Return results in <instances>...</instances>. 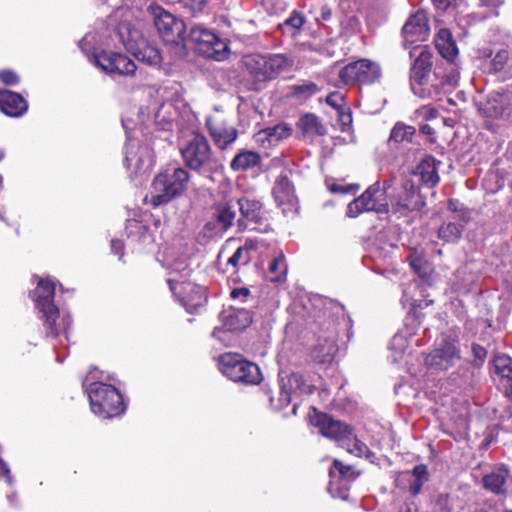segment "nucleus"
Here are the masks:
<instances>
[{
  "label": "nucleus",
  "mask_w": 512,
  "mask_h": 512,
  "mask_svg": "<svg viewBox=\"0 0 512 512\" xmlns=\"http://www.w3.org/2000/svg\"><path fill=\"white\" fill-rule=\"evenodd\" d=\"M434 6L439 10H446L448 7L452 6L453 3L451 0H432Z\"/></svg>",
  "instance_id": "680f3d73"
},
{
  "label": "nucleus",
  "mask_w": 512,
  "mask_h": 512,
  "mask_svg": "<svg viewBox=\"0 0 512 512\" xmlns=\"http://www.w3.org/2000/svg\"><path fill=\"white\" fill-rule=\"evenodd\" d=\"M428 481V470L424 464L416 465L408 480V490L411 495L416 496L421 492L423 485Z\"/></svg>",
  "instance_id": "4c0bfd02"
},
{
  "label": "nucleus",
  "mask_w": 512,
  "mask_h": 512,
  "mask_svg": "<svg viewBox=\"0 0 512 512\" xmlns=\"http://www.w3.org/2000/svg\"><path fill=\"white\" fill-rule=\"evenodd\" d=\"M340 446L345 448L350 454H353L357 457L369 458L373 455L368 446L360 441L356 436H354L352 430L351 435H349V438L347 439V442L341 443Z\"/></svg>",
  "instance_id": "37998d69"
},
{
  "label": "nucleus",
  "mask_w": 512,
  "mask_h": 512,
  "mask_svg": "<svg viewBox=\"0 0 512 512\" xmlns=\"http://www.w3.org/2000/svg\"><path fill=\"white\" fill-rule=\"evenodd\" d=\"M91 61L95 66L107 74L132 76L137 69L134 61H132L128 56L112 51H101L100 53H95L92 55Z\"/></svg>",
  "instance_id": "ddd939ff"
},
{
  "label": "nucleus",
  "mask_w": 512,
  "mask_h": 512,
  "mask_svg": "<svg viewBox=\"0 0 512 512\" xmlns=\"http://www.w3.org/2000/svg\"><path fill=\"white\" fill-rule=\"evenodd\" d=\"M340 119L344 125L350 124L352 122L351 113L340 111Z\"/></svg>",
  "instance_id": "e2e57ef3"
},
{
  "label": "nucleus",
  "mask_w": 512,
  "mask_h": 512,
  "mask_svg": "<svg viewBox=\"0 0 512 512\" xmlns=\"http://www.w3.org/2000/svg\"><path fill=\"white\" fill-rule=\"evenodd\" d=\"M430 33L427 13L417 10L410 15L402 28V37L406 43L425 41Z\"/></svg>",
  "instance_id": "f3484780"
},
{
  "label": "nucleus",
  "mask_w": 512,
  "mask_h": 512,
  "mask_svg": "<svg viewBox=\"0 0 512 512\" xmlns=\"http://www.w3.org/2000/svg\"><path fill=\"white\" fill-rule=\"evenodd\" d=\"M154 25L160 37L166 44L183 45L185 24L171 13L157 7L154 9Z\"/></svg>",
  "instance_id": "f8f14e48"
},
{
  "label": "nucleus",
  "mask_w": 512,
  "mask_h": 512,
  "mask_svg": "<svg viewBox=\"0 0 512 512\" xmlns=\"http://www.w3.org/2000/svg\"><path fill=\"white\" fill-rule=\"evenodd\" d=\"M460 358L461 351L458 341L451 337H445L426 355L424 363L433 370L445 371L454 366Z\"/></svg>",
  "instance_id": "9b49d317"
},
{
  "label": "nucleus",
  "mask_w": 512,
  "mask_h": 512,
  "mask_svg": "<svg viewBox=\"0 0 512 512\" xmlns=\"http://www.w3.org/2000/svg\"><path fill=\"white\" fill-rule=\"evenodd\" d=\"M480 5L488 8H498L504 4V0H479Z\"/></svg>",
  "instance_id": "bf43d9fd"
},
{
  "label": "nucleus",
  "mask_w": 512,
  "mask_h": 512,
  "mask_svg": "<svg viewBox=\"0 0 512 512\" xmlns=\"http://www.w3.org/2000/svg\"><path fill=\"white\" fill-rule=\"evenodd\" d=\"M359 189H360L359 184H350V185L333 184L330 186V190L333 193H342V194L356 192Z\"/></svg>",
  "instance_id": "3c124183"
},
{
  "label": "nucleus",
  "mask_w": 512,
  "mask_h": 512,
  "mask_svg": "<svg viewBox=\"0 0 512 512\" xmlns=\"http://www.w3.org/2000/svg\"><path fill=\"white\" fill-rule=\"evenodd\" d=\"M55 285L49 280H40L34 291V301L40 313L49 311L56 306L53 303Z\"/></svg>",
  "instance_id": "a878e982"
},
{
  "label": "nucleus",
  "mask_w": 512,
  "mask_h": 512,
  "mask_svg": "<svg viewBox=\"0 0 512 512\" xmlns=\"http://www.w3.org/2000/svg\"><path fill=\"white\" fill-rule=\"evenodd\" d=\"M418 52L410 70V86L413 93L421 98H434L440 95L438 84H429L428 77L432 67V54L426 46L415 47L411 56Z\"/></svg>",
  "instance_id": "20e7f679"
},
{
  "label": "nucleus",
  "mask_w": 512,
  "mask_h": 512,
  "mask_svg": "<svg viewBox=\"0 0 512 512\" xmlns=\"http://www.w3.org/2000/svg\"><path fill=\"white\" fill-rule=\"evenodd\" d=\"M287 271L285 256L283 253H279L269 264L268 278L271 282L283 281L286 278Z\"/></svg>",
  "instance_id": "ea45409f"
},
{
  "label": "nucleus",
  "mask_w": 512,
  "mask_h": 512,
  "mask_svg": "<svg viewBox=\"0 0 512 512\" xmlns=\"http://www.w3.org/2000/svg\"><path fill=\"white\" fill-rule=\"evenodd\" d=\"M0 109L8 116L19 117L27 111L28 105L20 94L2 90L0 91Z\"/></svg>",
  "instance_id": "b1692460"
},
{
  "label": "nucleus",
  "mask_w": 512,
  "mask_h": 512,
  "mask_svg": "<svg viewBox=\"0 0 512 512\" xmlns=\"http://www.w3.org/2000/svg\"><path fill=\"white\" fill-rule=\"evenodd\" d=\"M484 116L488 118H507L512 111V94L493 92L489 95L484 107Z\"/></svg>",
  "instance_id": "412c9836"
},
{
  "label": "nucleus",
  "mask_w": 512,
  "mask_h": 512,
  "mask_svg": "<svg viewBox=\"0 0 512 512\" xmlns=\"http://www.w3.org/2000/svg\"><path fill=\"white\" fill-rule=\"evenodd\" d=\"M0 81L8 86L15 85L19 82V77L11 70H2L0 71Z\"/></svg>",
  "instance_id": "603ef678"
},
{
  "label": "nucleus",
  "mask_w": 512,
  "mask_h": 512,
  "mask_svg": "<svg viewBox=\"0 0 512 512\" xmlns=\"http://www.w3.org/2000/svg\"><path fill=\"white\" fill-rule=\"evenodd\" d=\"M237 205L242 216L238 220L239 226L256 230L263 222L262 203L256 199L242 197L238 199Z\"/></svg>",
  "instance_id": "aec40b11"
},
{
  "label": "nucleus",
  "mask_w": 512,
  "mask_h": 512,
  "mask_svg": "<svg viewBox=\"0 0 512 512\" xmlns=\"http://www.w3.org/2000/svg\"><path fill=\"white\" fill-rule=\"evenodd\" d=\"M206 127L215 146L220 150L227 149L238 137L237 129L224 120L208 117Z\"/></svg>",
  "instance_id": "6ab92c4d"
},
{
  "label": "nucleus",
  "mask_w": 512,
  "mask_h": 512,
  "mask_svg": "<svg viewBox=\"0 0 512 512\" xmlns=\"http://www.w3.org/2000/svg\"><path fill=\"white\" fill-rule=\"evenodd\" d=\"M125 165L136 175L148 172L154 165L149 146L129 141L126 145Z\"/></svg>",
  "instance_id": "4468645a"
},
{
  "label": "nucleus",
  "mask_w": 512,
  "mask_h": 512,
  "mask_svg": "<svg viewBox=\"0 0 512 512\" xmlns=\"http://www.w3.org/2000/svg\"><path fill=\"white\" fill-rule=\"evenodd\" d=\"M496 372L508 380H512V358L505 354H499L493 360Z\"/></svg>",
  "instance_id": "a18cd8bd"
},
{
  "label": "nucleus",
  "mask_w": 512,
  "mask_h": 512,
  "mask_svg": "<svg viewBox=\"0 0 512 512\" xmlns=\"http://www.w3.org/2000/svg\"><path fill=\"white\" fill-rule=\"evenodd\" d=\"M189 41L195 45L196 51L206 58L221 61L229 52L225 41L201 25H195L190 29Z\"/></svg>",
  "instance_id": "9d476101"
},
{
  "label": "nucleus",
  "mask_w": 512,
  "mask_h": 512,
  "mask_svg": "<svg viewBox=\"0 0 512 512\" xmlns=\"http://www.w3.org/2000/svg\"><path fill=\"white\" fill-rule=\"evenodd\" d=\"M448 67L446 68V73L442 74L440 68L437 66L434 71V76L437 79H440L439 83H437L440 87V91L442 89H453L458 84V80L460 77V73L458 71L457 66L453 63V61H447Z\"/></svg>",
  "instance_id": "f704fd0d"
},
{
  "label": "nucleus",
  "mask_w": 512,
  "mask_h": 512,
  "mask_svg": "<svg viewBox=\"0 0 512 512\" xmlns=\"http://www.w3.org/2000/svg\"><path fill=\"white\" fill-rule=\"evenodd\" d=\"M421 131H422L424 134H428V135H430V134H432V133H433V129H432V127H431V126H429V125H427V124H426V125H423V126L421 127Z\"/></svg>",
  "instance_id": "338daca9"
},
{
  "label": "nucleus",
  "mask_w": 512,
  "mask_h": 512,
  "mask_svg": "<svg viewBox=\"0 0 512 512\" xmlns=\"http://www.w3.org/2000/svg\"><path fill=\"white\" fill-rule=\"evenodd\" d=\"M291 135V128L285 124H278L273 127L265 128L259 131L255 135V141L257 143H261L262 145L265 142L268 143V146L275 145L282 139H285Z\"/></svg>",
  "instance_id": "7c9ffc66"
},
{
  "label": "nucleus",
  "mask_w": 512,
  "mask_h": 512,
  "mask_svg": "<svg viewBox=\"0 0 512 512\" xmlns=\"http://www.w3.org/2000/svg\"><path fill=\"white\" fill-rule=\"evenodd\" d=\"M440 164L434 157L424 158L417 167V173L421 181L427 186H435L439 182L438 165Z\"/></svg>",
  "instance_id": "2f4dec72"
},
{
  "label": "nucleus",
  "mask_w": 512,
  "mask_h": 512,
  "mask_svg": "<svg viewBox=\"0 0 512 512\" xmlns=\"http://www.w3.org/2000/svg\"><path fill=\"white\" fill-rule=\"evenodd\" d=\"M415 134L416 129L414 126L407 125L400 121L396 122L390 132L389 143H411Z\"/></svg>",
  "instance_id": "e433bc0d"
},
{
  "label": "nucleus",
  "mask_w": 512,
  "mask_h": 512,
  "mask_svg": "<svg viewBox=\"0 0 512 512\" xmlns=\"http://www.w3.org/2000/svg\"><path fill=\"white\" fill-rule=\"evenodd\" d=\"M434 43L439 54L446 59V61H454L457 57L458 48L450 30L446 28L439 29L435 36Z\"/></svg>",
  "instance_id": "cd10ccee"
},
{
  "label": "nucleus",
  "mask_w": 512,
  "mask_h": 512,
  "mask_svg": "<svg viewBox=\"0 0 512 512\" xmlns=\"http://www.w3.org/2000/svg\"><path fill=\"white\" fill-rule=\"evenodd\" d=\"M506 394L512 400V383L507 387Z\"/></svg>",
  "instance_id": "774afa93"
},
{
  "label": "nucleus",
  "mask_w": 512,
  "mask_h": 512,
  "mask_svg": "<svg viewBox=\"0 0 512 512\" xmlns=\"http://www.w3.org/2000/svg\"><path fill=\"white\" fill-rule=\"evenodd\" d=\"M189 180L190 174L186 169L167 168L155 176L152 192L150 197L146 196V200L154 207L167 204L188 189Z\"/></svg>",
  "instance_id": "f03ea898"
},
{
  "label": "nucleus",
  "mask_w": 512,
  "mask_h": 512,
  "mask_svg": "<svg viewBox=\"0 0 512 512\" xmlns=\"http://www.w3.org/2000/svg\"><path fill=\"white\" fill-rule=\"evenodd\" d=\"M172 293L180 298L183 306L190 312L203 306L206 302V294L203 287L192 283H178L168 280Z\"/></svg>",
  "instance_id": "dca6fc26"
},
{
  "label": "nucleus",
  "mask_w": 512,
  "mask_h": 512,
  "mask_svg": "<svg viewBox=\"0 0 512 512\" xmlns=\"http://www.w3.org/2000/svg\"><path fill=\"white\" fill-rule=\"evenodd\" d=\"M458 204H459V202L457 200L450 199L448 201V208H449V210H451L453 212L458 211Z\"/></svg>",
  "instance_id": "0e129e2a"
},
{
  "label": "nucleus",
  "mask_w": 512,
  "mask_h": 512,
  "mask_svg": "<svg viewBox=\"0 0 512 512\" xmlns=\"http://www.w3.org/2000/svg\"><path fill=\"white\" fill-rule=\"evenodd\" d=\"M320 88L314 82L304 81L299 84H295L290 88V95L298 100H307L320 92Z\"/></svg>",
  "instance_id": "79ce46f5"
},
{
  "label": "nucleus",
  "mask_w": 512,
  "mask_h": 512,
  "mask_svg": "<svg viewBox=\"0 0 512 512\" xmlns=\"http://www.w3.org/2000/svg\"><path fill=\"white\" fill-rule=\"evenodd\" d=\"M298 126L304 135L314 136L324 135L326 133V129L320 119L314 114H306L302 116L299 120Z\"/></svg>",
  "instance_id": "58836bf2"
},
{
  "label": "nucleus",
  "mask_w": 512,
  "mask_h": 512,
  "mask_svg": "<svg viewBox=\"0 0 512 512\" xmlns=\"http://www.w3.org/2000/svg\"><path fill=\"white\" fill-rule=\"evenodd\" d=\"M250 296V291L248 288H235L231 291V298L240 299L245 301Z\"/></svg>",
  "instance_id": "4d7b16f0"
},
{
  "label": "nucleus",
  "mask_w": 512,
  "mask_h": 512,
  "mask_svg": "<svg viewBox=\"0 0 512 512\" xmlns=\"http://www.w3.org/2000/svg\"><path fill=\"white\" fill-rule=\"evenodd\" d=\"M306 19L304 15L296 10L292 11L289 17L279 25V30L283 34H290L295 36L299 33L302 26L305 24Z\"/></svg>",
  "instance_id": "a19ab883"
},
{
  "label": "nucleus",
  "mask_w": 512,
  "mask_h": 512,
  "mask_svg": "<svg viewBox=\"0 0 512 512\" xmlns=\"http://www.w3.org/2000/svg\"><path fill=\"white\" fill-rule=\"evenodd\" d=\"M272 195L277 205L283 208V211L296 204L297 198L294 185L290 181L287 172H282L277 177L272 189Z\"/></svg>",
  "instance_id": "5701e85b"
},
{
  "label": "nucleus",
  "mask_w": 512,
  "mask_h": 512,
  "mask_svg": "<svg viewBox=\"0 0 512 512\" xmlns=\"http://www.w3.org/2000/svg\"><path fill=\"white\" fill-rule=\"evenodd\" d=\"M333 466L342 477L355 479V476H354L351 466H345L339 460H334Z\"/></svg>",
  "instance_id": "864d4df0"
},
{
  "label": "nucleus",
  "mask_w": 512,
  "mask_h": 512,
  "mask_svg": "<svg viewBox=\"0 0 512 512\" xmlns=\"http://www.w3.org/2000/svg\"><path fill=\"white\" fill-rule=\"evenodd\" d=\"M405 344V339L403 336L401 335H395L392 340H391V344H390V348L391 349H394V348H399L400 351L397 352V355H395V359L398 358V356H401L402 354V347L404 346Z\"/></svg>",
  "instance_id": "13d9d810"
},
{
  "label": "nucleus",
  "mask_w": 512,
  "mask_h": 512,
  "mask_svg": "<svg viewBox=\"0 0 512 512\" xmlns=\"http://www.w3.org/2000/svg\"><path fill=\"white\" fill-rule=\"evenodd\" d=\"M381 76L380 65L369 59L348 63L339 71V80L343 85H372Z\"/></svg>",
  "instance_id": "1a4fd4ad"
},
{
  "label": "nucleus",
  "mask_w": 512,
  "mask_h": 512,
  "mask_svg": "<svg viewBox=\"0 0 512 512\" xmlns=\"http://www.w3.org/2000/svg\"><path fill=\"white\" fill-rule=\"evenodd\" d=\"M313 423L319 428L320 433L339 444L347 442L351 435V428L342 422L333 419L325 413H317L313 418Z\"/></svg>",
  "instance_id": "a211bd4d"
},
{
  "label": "nucleus",
  "mask_w": 512,
  "mask_h": 512,
  "mask_svg": "<svg viewBox=\"0 0 512 512\" xmlns=\"http://www.w3.org/2000/svg\"><path fill=\"white\" fill-rule=\"evenodd\" d=\"M219 369L234 382L258 384L261 381L259 367L255 363L244 360L238 354L226 353L221 355Z\"/></svg>",
  "instance_id": "6e6552de"
},
{
  "label": "nucleus",
  "mask_w": 512,
  "mask_h": 512,
  "mask_svg": "<svg viewBox=\"0 0 512 512\" xmlns=\"http://www.w3.org/2000/svg\"><path fill=\"white\" fill-rule=\"evenodd\" d=\"M487 56L491 57L487 66L489 73H502L504 77L512 76V53L510 50L501 48L493 56L492 53Z\"/></svg>",
  "instance_id": "bb28decb"
},
{
  "label": "nucleus",
  "mask_w": 512,
  "mask_h": 512,
  "mask_svg": "<svg viewBox=\"0 0 512 512\" xmlns=\"http://www.w3.org/2000/svg\"><path fill=\"white\" fill-rule=\"evenodd\" d=\"M257 249V243L254 240L248 239L243 246L236 249L231 257L227 260V267H231L232 272L238 271L242 266H246L252 260V251Z\"/></svg>",
  "instance_id": "c756f323"
},
{
  "label": "nucleus",
  "mask_w": 512,
  "mask_h": 512,
  "mask_svg": "<svg viewBox=\"0 0 512 512\" xmlns=\"http://www.w3.org/2000/svg\"><path fill=\"white\" fill-rule=\"evenodd\" d=\"M261 163V157L258 153L251 150H241L230 163L233 171H246L254 168Z\"/></svg>",
  "instance_id": "473e14b6"
},
{
  "label": "nucleus",
  "mask_w": 512,
  "mask_h": 512,
  "mask_svg": "<svg viewBox=\"0 0 512 512\" xmlns=\"http://www.w3.org/2000/svg\"><path fill=\"white\" fill-rule=\"evenodd\" d=\"M392 181L391 180H385L383 184H381V189L385 191V195H387V191L391 188Z\"/></svg>",
  "instance_id": "69168bd1"
},
{
  "label": "nucleus",
  "mask_w": 512,
  "mask_h": 512,
  "mask_svg": "<svg viewBox=\"0 0 512 512\" xmlns=\"http://www.w3.org/2000/svg\"><path fill=\"white\" fill-rule=\"evenodd\" d=\"M314 389V385L308 383L301 373L293 372L286 379L281 377L279 396L281 407L288 406L293 401V396L310 395L314 392Z\"/></svg>",
  "instance_id": "2eb2a0df"
},
{
  "label": "nucleus",
  "mask_w": 512,
  "mask_h": 512,
  "mask_svg": "<svg viewBox=\"0 0 512 512\" xmlns=\"http://www.w3.org/2000/svg\"><path fill=\"white\" fill-rule=\"evenodd\" d=\"M336 352V345L334 340L324 339L319 342L311 351V357L314 361L324 364L333 359Z\"/></svg>",
  "instance_id": "c9c22d12"
},
{
  "label": "nucleus",
  "mask_w": 512,
  "mask_h": 512,
  "mask_svg": "<svg viewBox=\"0 0 512 512\" xmlns=\"http://www.w3.org/2000/svg\"><path fill=\"white\" fill-rule=\"evenodd\" d=\"M236 213L229 204H224L218 208L217 220L224 229L229 228L235 219Z\"/></svg>",
  "instance_id": "de8ad7c7"
},
{
  "label": "nucleus",
  "mask_w": 512,
  "mask_h": 512,
  "mask_svg": "<svg viewBox=\"0 0 512 512\" xmlns=\"http://www.w3.org/2000/svg\"><path fill=\"white\" fill-rule=\"evenodd\" d=\"M472 354H473V365L476 366V367H480L483 365L485 359H486V356H487V351L484 347H482L481 345L479 344H476L474 343L472 345Z\"/></svg>",
  "instance_id": "09e8293b"
},
{
  "label": "nucleus",
  "mask_w": 512,
  "mask_h": 512,
  "mask_svg": "<svg viewBox=\"0 0 512 512\" xmlns=\"http://www.w3.org/2000/svg\"><path fill=\"white\" fill-rule=\"evenodd\" d=\"M389 211L387 195H385V191L381 189L380 181H376L359 197L348 204L346 215L350 218H355L364 212L386 214Z\"/></svg>",
  "instance_id": "0eeeda50"
},
{
  "label": "nucleus",
  "mask_w": 512,
  "mask_h": 512,
  "mask_svg": "<svg viewBox=\"0 0 512 512\" xmlns=\"http://www.w3.org/2000/svg\"><path fill=\"white\" fill-rule=\"evenodd\" d=\"M416 113L425 120H431L437 117L438 111L431 106H422Z\"/></svg>",
  "instance_id": "6e6d98bb"
},
{
  "label": "nucleus",
  "mask_w": 512,
  "mask_h": 512,
  "mask_svg": "<svg viewBox=\"0 0 512 512\" xmlns=\"http://www.w3.org/2000/svg\"><path fill=\"white\" fill-rule=\"evenodd\" d=\"M509 471L504 467H499L482 478L483 487L495 494H504L505 485L509 479Z\"/></svg>",
  "instance_id": "c85d7f7f"
},
{
  "label": "nucleus",
  "mask_w": 512,
  "mask_h": 512,
  "mask_svg": "<svg viewBox=\"0 0 512 512\" xmlns=\"http://www.w3.org/2000/svg\"><path fill=\"white\" fill-rule=\"evenodd\" d=\"M252 323V314L246 308L233 309L225 320V327L230 330H242Z\"/></svg>",
  "instance_id": "72a5a7b5"
},
{
  "label": "nucleus",
  "mask_w": 512,
  "mask_h": 512,
  "mask_svg": "<svg viewBox=\"0 0 512 512\" xmlns=\"http://www.w3.org/2000/svg\"><path fill=\"white\" fill-rule=\"evenodd\" d=\"M462 231V225L453 222L443 223L438 229V237L447 243H455L461 238Z\"/></svg>",
  "instance_id": "c03bdc74"
},
{
  "label": "nucleus",
  "mask_w": 512,
  "mask_h": 512,
  "mask_svg": "<svg viewBox=\"0 0 512 512\" xmlns=\"http://www.w3.org/2000/svg\"><path fill=\"white\" fill-rule=\"evenodd\" d=\"M408 260L411 268L420 277H424L427 274V261L422 252L413 251L408 256Z\"/></svg>",
  "instance_id": "49530a36"
},
{
  "label": "nucleus",
  "mask_w": 512,
  "mask_h": 512,
  "mask_svg": "<svg viewBox=\"0 0 512 512\" xmlns=\"http://www.w3.org/2000/svg\"><path fill=\"white\" fill-rule=\"evenodd\" d=\"M403 188L405 190L404 195L399 196V198L391 204L392 212L398 213L399 215H406L408 212L417 210L420 208L421 204L416 198V189L411 181H405Z\"/></svg>",
  "instance_id": "393cba45"
},
{
  "label": "nucleus",
  "mask_w": 512,
  "mask_h": 512,
  "mask_svg": "<svg viewBox=\"0 0 512 512\" xmlns=\"http://www.w3.org/2000/svg\"><path fill=\"white\" fill-rule=\"evenodd\" d=\"M118 34L127 51L139 61L149 66L158 67L162 62L159 49L136 28L121 25Z\"/></svg>",
  "instance_id": "423d86ee"
},
{
  "label": "nucleus",
  "mask_w": 512,
  "mask_h": 512,
  "mask_svg": "<svg viewBox=\"0 0 512 512\" xmlns=\"http://www.w3.org/2000/svg\"><path fill=\"white\" fill-rule=\"evenodd\" d=\"M87 393L92 412L96 415L112 418L125 411L123 397L112 385L96 381L88 385Z\"/></svg>",
  "instance_id": "7ed1b4c3"
},
{
  "label": "nucleus",
  "mask_w": 512,
  "mask_h": 512,
  "mask_svg": "<svg viewBox=\"0 0 512 512\" xmlns=\"http://www.w3.org/2000/svg\"><path fill=\"white\" fill-rule=\"evenodd\" d=\"M179 151L184 164L201 175L210 177L221 168V163L214 155L207 138L192 132L179 141Z\"/></svg>",
  "instance_id": "f257e3e1"
},
{
  "label": "nucleus",
  "mask_w": 512,
  "mask_h": 512,
  "mask_svg": "<svg viewBox=\"0 0 512 512\" xmlns=\"http://www.w3.org/2000/svg\"><path fill=\"white\" fill-rule=\"evenodd\" d=\"M326 103L337 110H342L344 106V96L339 92H332L326 97Z\"/></svg>",
  "instance_id": "8fccbe9b"
},
{
  "label": "nucleus",
  "mask_w": 512,
  "mask_h": 512,
  "mask_svg": "<svg viewBox=\"0 0 512 512\" xmlns=\"http://www.w3.org/2000/svg\"><path fill=\"white\" fill-rule=\"evenodd\" d=\"M41 314L47 329V335L52 337L64 335L65 339L68 340V330L71 326V319L68 314H60L57 307L44 311Z\"/></svg>",
  "instance_id": "4be33fe9"
},
{
  "label": "nucleus",
  "mask_w": 512,
  "mask_h": 512,
  "mask_svg": "<svg viewBox=\"0 0 512 512\" xmlns=\"http://www.w3.org/2000/svg\"><path fill=\"white\" fill-rule=\"evenodd\" d=\"M123 248H124V245H123V242L121 240H118V239H113L111 241V249L112 251L115 253V254H119L120 253V256L122 257V251H123Z\"/></svg>",
  "instance_id": "052dcab7"
},
{
  "label": "nucleus",
  "mask_w": 512,
  "mask_h": 512,
  "mask_svg": "<svg viewBox=\"0 0 512 512\" xmlns=\"http://www.w3.org/2000/svg\"><path fill=\"white\" fill-rule=\"evenodd\" d=\"M0 479H3L7 484L12 485L14 478L11 475V471L5 461L0 458Z\"/></svg>",
  "instance_id": "5fc2aeb1"
},
{
  "label": "nucleus",
  "mask_w": 512,
  "mask_h": 512,
  "mask_svg": "<svg viewBox=\"0 0 512 512\" xmlns=\"http://www.w3.org/2000/svg\"><path fill=\"white\" fill-rule=\"evenodd\" d=\"M243 64L256 81L267 82L290 69L293 60L283 54H249L243 58Z\"/></svg>",
  "instance_id": "39448f33"
}]
</instances>
